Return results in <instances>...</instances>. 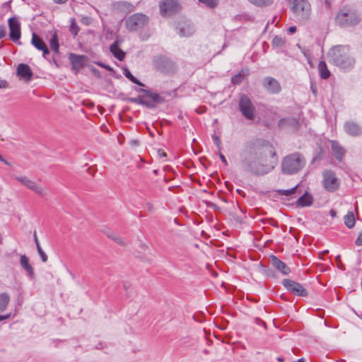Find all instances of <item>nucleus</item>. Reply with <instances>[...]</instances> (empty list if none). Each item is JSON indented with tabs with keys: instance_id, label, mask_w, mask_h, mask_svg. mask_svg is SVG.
Instances as JSON below:
<instances>
[{
	"instance_id": "1",
	"label": "nucleus",
	"mask_w": 362,
	"mask_h": 362,
	"mask_svg": "<svg viewBox=\"0 0 362 362\" xmlns=\"http://www.w3.org/2000/svg\"><path fill=\"white\" fill-rule=\"evenodd\" d=\"M278 163L274 147L266 142L262 145L247 144L241 153L243 168L255 175H263L272 171Z\"/></svg>"
},
{
	"instance_id": "2",
	"label": "nucleus",
	"mask_w": 362,
	"mask_h": 362,
	"mask_svg": "<svg viewBox=\"0 0 362 362\" xmlns=\"http://www.w3.org/2000/svg\"><path fill=\"white\" fill-rule=\"evenodd\" d=\"M328 57L330 62L342 69H352L355 64V59L346 46L338 45L332 47L328 52Z\"/></svg>"
},
{
	"instance_id": "3",
	"label": "nucleus",
	"mask_w": 362,
	"mask_h": 362,
	"mask_svg": "<svg viewBox=\"0 0 362 362\" xmlns=\"http://www.w3.org/2000/svg\"><path fill=\"white\" fill-rule=\"evenodd\" d=\"M305 163V158L300 153H293L283 158L281 171L286 175L296 174L304 168Z\"/></svg>"
},
{
	"instance_id": "4",
	"label": "nucleus",
	"mask_w": 362,
	"mask_h": 362,
	"mask_svg": "<svg viewBox=\"0 0 362 362\" xmlns=\"http://www.w3.org/2000/svg\"><path fill=\"white\" fill-rule=\"evenodd\" d=\"M360 21V15L350 7H344L340 9L335 17L336 23L344 28L356 25Z\"/></svg>"
},
{
	"instance_id": "5",
	"label": "nucleus",
	"mask_w": 362,
	"mask_h": 362,
	"mask_svg": "<svg viewBox=\"0 0 362 362\" xmlns=\"http://www.w3.org/2000/svg\"><path fill=\"white\" fill-rule=\"evenodd\" d=\"M291 10L300 22L307 21L311 15V5L308 0H290Z\"/></svg>"
},
{
	"instance_id": "6",
	"label": "nucleus",
	"mask_w": 362,
	"mask_h": 362,
	"mask_svg": "<svg viewBox=\"0 0 362 362\" xmlns=\"http://www.w3.org/2000/svg\"><path fill=\"white\" fill-rule=\"evenodd\" d=\"M239 110L248 120H253L256 115V109L250 98L245 94L240 95L238 102Z\"/></svg>"
},
{
	"instance_id": "7",
	"label": "nucleus",
	"mask_w": 362,
	"mask_h": 362,
	"mask_svg": "<svg viewBox=\"0 0 362 362\" xmlns=\"http://www.w3.org/2000/svg\"><path fill=\"white\" fill-rule=\"evenodd\" d=\"M322 184L325 190L334 192L339 188L340 181L334 171L325 170L322 172Z\"/></svg>"
},
{
	"instance_id": "8",
	"label": "nucleus",
	"mask_w": 362,
	"mask_h": 362,
	"mask_svg": "<svg viewBox=\"0 0 362 362\" xmlns=\"http://www.w3.org/2000/svg\"><path fill=\"white\" fill-rule=\"evenodd\" d=\"M153 66L163 73H170L175 70V63L164 56H157L153 59Z\"/></svg>"
},
{
	"instance_id": "9",
	"label": "nucleus",
	"mask_w": 362,
	"mask_h": 362,
	"mask_svg": "<svg viewBox=\"0 0 362 362\" xmlns=\"http://www.w3.org/2000/svg\"><path fill=\"white\" fill-rule=\"evenodd\" d=\"M148 21V17L141 13H136L126 21V26L131 31L143 28Z\"/></svg>"
},
{
	"instance_id": "10",
	"label": "nucleus",
	"mask_w": 362,
	"mask_h": 362,
	"mask_svg": "<svg viewBox=\"0 0 362 362\" xmlns=\"http://www.w3.org/2000/svg\"><path fill=\"white\" fill-rule=\"evenodd\" d=\"M160 10L162 16H171L180 10V6L177 0H163L160 4Z\"/></svg>"
},
{
	"instance_id": "11",
	"label": "nucleus",
	"mask_w": 362,
	"mask_h": 362,
	"mask_svg": "<svg viewBox=\"0 0 362 362\" xmlns=\"http://www.w3.org/2000/svg\"><path fill=\"white\" fill-rule=\"evenodd\" d=\"M14 179L40 196L43 197L46 194L41 186L26 176H16Z\"/></svg>"
},
{
	"instance_id": "12",
	"label": "nucleus",
	"mask_w": 362,
	"mask_h": 362,
	"mask_svg": "<svg viewBox=\"0 0 362 362\" xmlns=\"http://www.w3.org/2000/svg\"><path fill=\"white\" fill-rule=\"evenodd\" d=\"M283 285L289 291L299 296H306L308 293L304 287L298 282L291 279H284Z\"/></svg>"
},
{
	"instance_id": "13",
	"label": "nucleus",
	"mask_w": 362,
	"mask_h": 362,
	"mask_svg": "<svg viewBox=\"0 0 362 362\" xmlns=\"http://www.w3.org/2000/svg\"><path fill=\"white\" fill-rule=\"evenodd\" d=\"M8 22L10 39L13 42H17L21 36L20 23L16 17L10 18Z\"/></svg>"
},
{
	"instance_id": "14",
	"label": "nucleus",
	"mask_w": 362,
	"mask_h": 362,
	"mask_svg": "<svg viewBox=\"0 0 362 362\" xmlns=\"http://www.w3.org/2000/svg\"><path fill=\"white\" fill-rule=\"evenodd\" d=\"M262 86L269 93L276 94L281 90L279 83L272 77H266L263 79Z\"/></svg>"
},
{
	"instance_id": "15",
	"label": "nucleus",
	"mask_w": 362,
	"mask_h": 362,
	"mask_svg": "<svg viewBox=\"0 0 362 362\" xmlns=\"http://www.w3.org/2000/svg\"><path fill=\"white\" fill-rule=\"evenodd\" d=\"M16 74L26 82L30 81L33 75L30 67L26 64H19L16 69Z\"/></svg>"
},
{
	"instance_id": "16",
	"label": "nucleus",
	"mask_w": 362,
	"mask_h": 362,
	"mask_svg": "<svg viewBox=\"0 0 362 362\" xmlns=\"http://www.w3.org/2000/svg\"><path fill=\"white\" fill-rule=\"evenodd\" d=\"M31 43L36 49L42 52L43 57L47 58V55L49 54V49L45 42L37 34H33Z\"/></svg>"
},
{
	"instance_id": "17",
	"label": "nucleus",
	"mask_w": 362,
	"mask_h": 362,
	"mask_svg": "<svg viewBox=\"0 0 362 362\" xmlns=\"http://www.w3.org/2000/svg\"><path fill=\"white\" fill-rule=\"evenodd\" d=\"M69 59L71 63L72 69L76 71H78L83 66H85L87 57L83 55H78L75 54H71L69 56Z\"/></svg>"
},
{
	"instance_id": "18",
	"label": "nucleus",
	"mask_w": 362,
	"mask_h": 362,
	"mask_svg": "<svg viewBox=\"0 0 362 362\" xmlns=\"http://www.w3.org/2000/svg\"><path fill=\"white\" fill-rule=\"evenodd\" d=\"M271 264L278 271L284 275H287L291 272L290 268L276 256H271Z\"/></svg>"
},
{
	"instance_id": "19",
	"label": "nucleus",
	"mask_w": 362,
	"mask_h": 362,
	"mask_svg": "<svg viewBox=\"0 0 362 362\" xmlns=\"http://www.w3.org/2000/svg\"><path fill=\"white\" fill-rule=\"evenodd\" d=\"M331 148L334 156L341 162L345 154L344 148L336 141H331Z\"/></svg>"
},
{
	"instance_id": "20",
	"label": "nucleus",
	"mask_w": 362,
	"mask_h": 362,
	"mask_svg": "<svg viewBox=\"0 0 362 362\" xmlns=\"http://www.w3.org/2000/svg\"><path fill=\"white\" fill-rule=\"evenodd\" d=\"M344 129L346 132L351 136H359L362 132L361 127L353 122H347L344 124Z\"/></svg>"
},
{
	"instance_id": "21",
	"label": "nucleus",
	"mask_w": 362,
	"mask_h": 362,
	"mask_svg": "<svg viewBox=\"0 0 362 362\" xmlns=\"http://www.w3.org/2000/svg\"><path fill=\"white\" fill-rule=\"evenodd\" d=\"M110 50L118 60L122 61L125 57V52L119 47V41L116 40L110 45Z\"/></svg>"
},
{
	"instance_id": "22",
	"label": "nucleus",
	"mask_w": 362,
	"mask_h": 362,
	"mask_svg": "<svg viewBox=\"0 0 362 362\" xmlns=\"http://www.w3.org/2000/svg\"><path fill=\"white\" fill-rule=\"evenodd\" d=\"M313 203V197L310 194L305 193L303 196L298 199L296 204L298 206H309Z\"/></svg>"
},
{
	"instance_id": "23",
	"label": "nucleus",
	"mask_w": 362,
	"mask_h": 362,
	"mask_svg": "<svg viewBox=\"0 0 362 362\" xmlns=\"http://www.w3.org/2000/svg\"><path fill=\"white\" fill-rule=\"evenodd\" d=\"M20 263L21 267L27 272L29 276H31L33 275V268L29 264V259L25 255H21Z\"/></svg>"
},
{
	"instance_id": "24",
	"label": "nucleus",
	"mask_w": 362,
	"mask_h": 362,
	"mask_svg": "<svg viewBox=\"0 0 362 362\" xmlns=\"http://www.w3.org/2000/svg\"><path fill=\"white\" fill-rule=\"evenodd\" d=\"M318 71L320 76L323 79H327L330 76V72L327 69L325 62L320 61L318 64Z\"/></svg>"
},
{
	"instance_id": "25",
	"label": "nucleus",
	"mask_w": 362,
	"mask_h": 362,
	"mask_svg": "<svg viewBox=\"0 0 362 362\" xmlns=\"http://www.w3.org/2000/svg\"><path fill=\"white\" fill-rule=\"evenodd\" d=\"M49 46L51 49L55 53L59 52V40L58 35L56 30L52 33V37L49 40Z\"/></svg>"
},
{
	"instance_id": "26",
	"label": "nucleus",
	"mask_w": 362,
	"mask_h": 362,
	"mask_svg": "<svg viewBox=\"0 0 362 362\" xmlns=\"http://www.w3.org/2000/svg\"><path fill=\"white\" fill-rule=\"evenodd\" d=\"M140 91L144 93L147 97L151 98L155 103H161L163 100V98L160 97L158 93H153L146 89H141Z\"/></svg>"
},
{
	"instance_id": "27",
	"label": "nucleus",
	"mask_w": 362,
	"mask_h": 362,
	"mask_svg": "<svg viewBox=\"0 0 362 362\" xmlns=\"http://www.w3.org/2000/svg\"><path fill=\"white\" fill-rule=\"evenodd\" d=\"M344 224L348 228H353L355 226V217L353 211H349L344 216Z\"/></svg>"
},
{
	"instance_id": "28",
	"label": "nucleus",
	"mask_w": 362,
	"mask_h": 362,
	"mask_svg": "<svg viewBox=\"0 0 362 362\" xmlns=\"http://www.w3.org/2000/svg\"><path fill=\"white\" fill-rule=\"evenodd\" d=\"M10 301V297L6 293L0 294V312L4 311Z\"/></svg>"
},
{
	"instance_id": "29",
	"label": "nucleus",
	"mask_w": 362,
	"mask_h": 362,
	"mask_svg": "<svg viewBox=\"0 0 362 362\" xmlns=\"http://www.w3.org/2000/svg\"><path fill=\"white\" fill-rule=\"evenodd\" d=\"M247 74L248 72L245 73V71L243 70L232 77L231 82L235 85L240 84Z\"/></svg>"
},
{
	"instance_id": "30",
	"label": "nucleus",
	"mask_w": 362,
	"mask_h": 362,
	"mask_svg": "<svg viewBox=\"0 0 362 362\" xmlns=\"http://www.w3.org/2000/svg\"><path fill=\"white\" fill-rule=\"evenodd\" d=\"M123 74L124 75L130 80L132 83H136L140 86H144V83L140 82L138 79H136L129 71V70L127 68L123 69Z\"/></svg>"
},
{
	"instance_id": "31",
	"label": "nucleus",
	"mask_w": 362,
	"mask_h": 362,
	"mask_svg": "<svg viewBox=\"0 0 362 362\" xmlns=\"http://www.w3.org/2000/svg\"><path fill=\"white\" fill-rule=\"evenodd\" d=\"M194 33V29L190 25H187L185 27H181L180 28L179 34L182 37H187L191 35Z\"/></svg>"
},
{
	"instance_id": "32",
	"label": "nucleus",
	"mask_w": 362,
	"mask_h": 362,
	"mask_svg": "<svg viewBox=\"0 0 362 362\" xmlns=\"http://www.w3.org/2000/svg\"><path fill=\"white\" fill-rule=\"evenodd\" d=\"M251 4L259 6H268L273 3V0H248Z\"/></svg>"
},
{
	"instance_id": "33",
	"label": "nucleus",
	"mask_w": 362,
	"mask_h": 362,
	"mask_svg": "<svg viewBox=\"0 0 362 362\" xmlns=\"http://www.w3.org/2000/svg\"><path fill=\"white\" fill-rule=\"evenodd\" d=\"M118 7L125 11L131 12L134 9V6L126 1H121L117 3Z\"/></svg>"
},
{
	"instance_id": "34",
	"label": "nucleus",
	"mask_w": 362,
	"mask_h": 362,
	"mask_svg": "<svg viewBox=\"0 0 362 362\" xmlns=\"http://www.w3.org/2000/svg\"><path fill=\"white\" fill-rule=\"evenodd\" d=\"M298 185L289 189H279L277 192L280 195L290 196L296 192Z\"/></svg>"
},
{
	"instance_id": "35",
	"label": "nucleus",
	"mask_w": 362,
	"mask_h": 362,
	"mask_svg": "<svg viewBox=\"0 0 362 362\" xmlns=\"http://www.w3.org/2000/svg\"><path fill=\"white\" fill-rule=\"evenodd\" d=\"M199 1L211 8H215L218 5V0H199Z\"/></svg>"
},
{
	"instance_id": "36",
	"label": "nucleus",
	"mask_w": 362,
	"mask_h": 362,
	"mask_svg": "<svg viewBox=\"0 0 362 362\" xmlns=\"http://www.w3.org/2000/svg\"><path fill=\"white\" fill-rule=\"evenodd\" d=\"M37 252L42 259V261L43 262H46L47 261V255L45 254V252L42 250L40 245L37 246Z\"/></svg>"
},
{
	"instance_id": "37",
	"label": "nucleus",
	"mask_w": 362,
	"mask_h": 362,
	"mask_svg": "<svg viewBox=\"0 0 362 362\" xmlns=\"http://www.w3.org/2000/svg\"><path fill=\"white\" fill-rule=\"evenodd\" d=\"M70 31L74 35H76L79 31V28L78 27L74 21H73L71 24Z\"/></svg>"
},
{
	"instance_id": "38",
	"label": "nucleus",
	"mask_w": 362,
	"mask_h": 362,
	"mask_svg": "<svg viewBox=\"0 0 362 362\" xmlns=\"http://www.w3.org/2000/svg\"><path fill=\"white\" fill-rule=\"evenodd\" d=\"M272 43L276 46H281L284 43V41L281 37L276 36L274 37Z\"/></svg>"
},
{
	"instance_id": "39",
	"label": "nucleus",
	"mask_w": 362,
	"mask_h": 362,
	"mask_svg": "<svg viewBox=\"0 0 362 362\" xmlns=\"http://www.w3.org/2000/svg\"><path fill=\"white\" fill-rule=\"evenodd\" d=\"M131 100L135 103L144 105L146 103V100L142 96H138L135 98H132Z\"/></svg>"
},
{
	"instance_id": "40",
	"label": "nucleus",
	"mask_w": 362,
	"mask_h": 362,
	"mask_svg": "<svg viewBox=\"0 0 362 362\" xmlns=\"http://www.w3.org/2000/svg\"><path fill=\"white\" fill-rule=\"evenodd\" d=\"M107 236L109 238H112L115 241H116L117 243L120 244V245H124V243L123 241V240L122 238H120L119 237H117V235H115V234H107Z\"/></svg>"
},
{
	"instance_id": "41",
	"label": "nucleus",
	"mask_w": 362,
	"mask_h": 362,
	"mask_svg": "<svg viewBox=\"0 0 362 362\" xmlns=\"http://www.w3.org/2000/svg\"><path fill=\"white\" fill-rule=\"evenodd\" d=\"M107 236L109 238H112L115 241H116L117 243L120 244V245H124V243L123 241V240L122 238H120L119 237H117V235H115V234H107Z\"/></svg>"
},
{
	"instance_id": "42",
	"label": "nucleus",
	"mask_w": 362,
	"mask_h": 362,
	"mask_svg": "<svg viewBox=\"0 0 362 362\" xmlns=\"http://www.w3.org/2000/svg\"><path fill=\"white\" fill-rule=\"evenodd\" d=\"M6 35V28L4 25H0V39L4 38Z\"/></svg>"
},
{
	"instance_id": "43",
	"label": "nucleus",
	"mask_w": 362,
	"mask_h": 362,
	"mask_svg": "<svg viewBox=\"0 0 362 362\" xmlns=\"http://www.w3.org/2000/svg\"><path fill=\"white\" fill-rule=\"evenodd\" d=\"M355 243L358 246L362 245V232L361 233H359L357 239L355 241Z\"/></svg>"
},
{
	"instance_id": "44",
	"label": "nucleus",
	"mask_w": 362,
	"mask_h": 362,
	"mask_svg": "<svg viewBox=\"0 0 362 362\" xmlns=\"http://www.w3.org/2000/svg\"><path fill=\"white\" fill-rule=\"evenodd\" d=\"M8 86V82L4 80H0V88H6Z\"/></svg>"
},
{
	"instance_id": "45",
	"label": "nucleus",
	"mask_w": 362,
	"mask_h": 362,
	"mask_svg": "<svg viewBox=\"0 0 362 362\" xmlns=\"http://www.w3.org/2000/svg\"><path fill=\"white\" fill-rule=\"evenodd\" d=\"M219 156H220L221 161L225 164V165H227L228 162H227L226 157L221 153H219Z\"/></svg>"
},
{
	"instance_id": "46",
	"label": "nucleus",
	"mask_w": 362,
	"mask_h": 362,
	"mask_svg": "<svg viewBox=\"0 0 362 362\" xmlns=\"http://www.w3.org/2000/svg\"><path fill=\"white\" fill-rule=\"evenodd\" d=\"M10 317H11V314L0 315V321L8 319Z\"/></svg>"
},
{
	"instance_id": "47",
	"label": "nucleus",
	"mask_w": 362,
	"mask_h": 362,
	"mask_svg": "<svg viewBox=\"0 0 362 362\" xmlns=\"http://www.w3.org/2000/svg\"><path fill=\"white\" fill-rule=\"evenodd\" d=\"M296 31V26H291L288 28V32L291 34L295 33Z\"/></svg>"
},
{
	"instance_id": "48",
	"label": "nucleus",
	"mask_w": 362,
	"mask_h": 362,
	"mask_svg": "<svg viewBox=\"0 0 362 362\" xmlns=\"http://www.w3.org/2000/svg\"><path fill=\"white\" fill-rule=\"evenodd\" d=\"M98 64L100 66L103 67V68H105V69H107V70H111V68H110V66H108V65H105V64H103V63H98Z\"/></svg>"
},
{
	"instance_id": "49",
	"label": "nucleus",
	"mask_w": 362,
	"mask_h": 362,
	"mask_svg": "<svg viewBox=\"0 0 362 362\" xmlns=\"http://www.w3.org/2000/svg\"><path fill=\"white\" fill-rule=\"evenodd\" d=\"M33 237H34L35 243V244H36V247H37V245H40V243H39V240H38V239H37V237L36 232H35V233H34Z\"/></svg>"
},
{
	"instance_id": "50",
	"label": "nucleus",
	"mask_w": 362,
	"mask_h": 362,
	"mask_svg": "<svg viewBox=\"0 0 362 362\" xmlns=\"http://www.w3.org/2000/svg\"><path fill=\"white\" fill-rule=\"evenodd\" d=\"M143 105H145V106H146V107H150V108H151V107H154V105H153V103H150V102H148V101H146V103H144Z\"/></svg>"
},
{
	"instance_id": "51",
	"label": "nucleus",
	"mask_w": 362,
	"mask_h": 362,
	"mask_svg": "<svg viewBox=\"0 0 362 362\" xmlns=\"http://www.w3.org/2000/svg\"><path fill=\"white\" fill-rule=\"evenodd\" d=\"M54 1V3L56 4H64L67 1V0H53Z\"/></svg>"
},
{
	"instance_id": "52",
	"label": "nucleus",
	"mask_w": 362,
	"mask_h": 362,
	"mask_svg": "<svg viewBox=\"0 0 362 362\" xmlns=\"http://www.w3.org/2000/svg\"><path fill=\"white\" fill-rule=\"evenodd\" d=\"M0 160L1 162H3L4 163H5L6 165H9L10 163L8 162H7L5 159L3 158V157L1 156V155H0Z\"/></svg>"
},
{
	"instance_id": "53",
	"label": "nucleus",
	"mask_w": 362,
	"mask_h": 362,
	"mask_svg": "<svg viewBox=\"0 0 362 362\" xmlns=\"http://www.w3.org/2000/svg\"><path fill=\"white\" fill-rule=\"evenodd\" d=\"M215 142L218 146L221 143V141L219 140V139L218 137H215Z\"/></svg>"
},
{
	"instance_id": "54",
	"label": "nucleus",
	"mask_w": 362,
	"mask_h": 362,
	"mask_svg": "<svg viewBox=\"0 0 362 362\" xmlns=\"http://www.w3.org/2000/svg\"><path fill=\"white\" fill-rule=\"evenodd\" d=\"M336 260L341 264V260H340V256L339 255L336 257Z\"/></svg>"
},
{
	"instance_id": "55",
	"label": "nucleus",
	"mask_w": 362,
	"mask_h": 362,
	"mask_svg": "<svg viewBox=\"0 0 362 362\" xmlns=\"http://www.w3.org/2000/svg\"><path fill=\"white\" fill-rule=\"evenodd\" d=\"M293 362H305V360L303 358L298 359L297 361H295Z\"/></svg>"
},
{
	"instance_id": "56",
	"label": "nucleus",
	"mask_w": 362,
	"mask_h": 362,
	"mask_svg": "<svg viewBox=\"0 0 362 362\" xmlns=\"http://www.w3.org/2000/svg\"><path fill=\"white\" fill-rule=\"evenodd\" d=\"M277 360H278L279 361H280V362L284 361V359H283V358H277Z\"/></svg>"
},
{
	"instance_id": "57",
	"label": "nucleus",
	"mask_w": 362,
	"mask_h": 362,
	"mask_svg": "<svg viewBox=\"0 0 362 362\" xmlns=\"http://www.w3.org/2000/svg\"><path fill=\"white\" fill-rule=\"evenodd\" d=\"M331 213H332V216H334V214H335V213H334L332 210L331 211Z\"/></svg>"
},
{
	"instance_id": "58",
	"label": "nucleus",
	"mask_w": 362,
	"mask_h": 362,
	"mask_svg": "<svg viewBox=\"0 0 362 362\" xmlns=\"http://www.w3.org/2000/svg\"><path fill=\"white\" fill-rule=\"evenodd\" d=\"M343 267V264H339V269H342V267Z\"/></svg>"
},
{
	"instance_id": "59",
	"label": "nucleus",
	"mask_w": 362,
	"mask_h": 362,
	"mask_svg": "<svg viewBox=\"0 0 362 362\" xmlns=\"http://www.w3.org/2000/svg\"><path fill=\"white\" fill-rule=\"evenodd\" d=\"M343 267V264H339V269H342V267Z\"/></svg>"
},
{
	"instance_id": "60",
	"label": "nucleus",
	"mask_w": 362,
	"mask_h": 362,
	"mask_svg": "<svg viewBox=\"0 0 362 362\" xmlns=\"http://www.w3.org/2000/svg\"><path fill=\"white\" fill-rule=\"evenodd\" d=\"M343 267V264H339V269H342V267Z\"/></svg>"
}]
</instances>
